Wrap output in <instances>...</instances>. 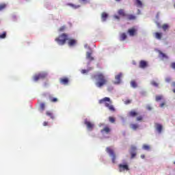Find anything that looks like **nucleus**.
<instances>
[{
  "mask_svg": "<svg viewBox=\"0 0 175 175\" xmlns=\"http://www.w3.org/2000/svg\"><path fill=\"white\" fill-rule=\"evenodd\" d=\"M92 79L96 80V85L98 88H102L104 85H106L108 83L107 78L102 72H98L96 75L92 76Z\"/></svg>",
  "mask_w": 175,
  "mask_h": 175,
  "instance_id": "f257e3e1",
  "label": "nucleus"
},
{
  "mask_svg": "<svg viewBox=\"0 0 175 175\" xmlns=\"http://www.w3.org/2000/svg\"><path fill=\"white\" fill-rule=\"evenodd\" d=\"M98 103L99 105H105V107H107L108 110L112 113L116 111V108L114 107V105H113V101H111V99H110L109 97L101 98L98 100Z\"/></svg>",
  "mask_w": 175,
  "mask_h": 175,
  "instance_id": "f03ea898",
  "label": "nucleus"
},
{
  "mask_svg": "<svg viewBox=\"0 0 175 175\" xmlns=\"http://www.w3.org/2000/svg\"><path fill=\"white\" fill-rule=\"evenodd\" d=\"M68 36L66 33H62L59 36L58 38H55V42L58 43L60 46H64L65 43H66V40H68Z\"/></svg>",
  "mask_w": 175,
  "mask_h": 175,
  "instance_id": "7ed1b4c3",
  "label": "nucleus"
},
{
  "mask_svg": "<svg viewBox=\"0 0 175 175\" xmlns=\"http://www.w3.org/2000/svg\"><path fill=\"white\" fill-rule=\"evenodd\" d=\"M106 152L109 154V157H111L112 163H116V159L117 157L116 156V153L114 152V150L109 147H107L106 148Z\"/></svg>",
  "mask_w": 175,
  "mask_h": 175,
  "instance_id": "20e7f679",
  "label": "nucleus"
},
{
  "mask_svg": "<svg viewBox=\"0 0 175 175\" xmlns=\"http://www.w3.org/2000/svg\"><path fill=\"white\" fill-rule=\"evenodd\" d=\"M118 167L119 172H125V170L128 172L129 170V165L128 164H119Z\"/></svg>",
  "mask_w": 175,
  "mask_h": 175,
  "instance_id": "39448f33",
  "label": "nucleus"
},
{
  "mask_svg": "<svg viewBox=\"0 0 175 175\" xmlns=\"http://www.w3.org/2000/svg\"><path fill=\"white\" fill-rule=\"evenodd\" d=\"M67 40H68V44L69 47H73L76 46V44H77V41L76 39L69 38V37H68Z\"/></svg>",
  "mask_w": 175,
  "mask_h": 175,
  "instance_id": "423d86ee",
  "label": "nucleus"
},
{
  "mask_svg": "<svg viewBox=\"0 0 175 175\" xmlns=\"http://www.w3.org/2000/svg\"><path fill=\"white\" fill-rule=\"evenodd\" d=\"M84 124L85 125H86L89 131H92L94 129V126H95V124H94V123L90 121H88L87 119L85 120Z\"/></svg>",
  "mask_w": 175,
  "mask_h": 175,
  "instance_id": "0eeeda50",
  "label": "nucleus"
},
{
  "mask_svg": "<svg viewBox=\"0 0 175 175\" xmlns=\"http://www.w3.org/2000/svg\"><path fill=\"white\" fill-rule=\"evenodd\" d=\"M137 32V29H136L135 27H132L131 29H129L127 33H129L130 36H135Z\"/></svg>",
  "mask_w": 175,
  "mask_h": 175,
  "instance_id": "6e6552de",
  "label": "nucleus"
},
{
  "mask_svg": "<svg viewBox=\"0 0 175 175\" xmlns=\"http://www.w3.org/2000/svg\"><path fill=\"white\" fill-rule=\"evenodd\" d=\"M147 66H148V64L145 60H141L139 62V68H140L141 69H146Z\"/></svg>",
  "mask_w": 175,
  "mask_h": 175,
  "instance_id": "1a4fd4ad",
  "label": "nucleus"
},
{
  "mask_svg": "<svg viewBox=\"0 0 175 175\" xmlns=\"http://www.w3.org/2000/svg\"><path fill=\"white\" fill-rule=\"evenodd\" d=\"M122 77V72H120L118 75H116L115 79L116 81L114 82V84H120L121 83Z\"/></svg>",
  "mask_w": 175,
  "mask_h": 175,
  "instance_id": "9d476101",
  "label": "nucleus"
},
{
  "mask_svg": "<svg viewBox=\"0 0 175 175\" xmlns=\"http://www.w3.org/2000/svg\"><path fill=\"white\" fill-rule=\"evenodd\" d=\"M59 83L60 84H63L64 85H67V84L69 83V79L66 77L60 78Z\"/></svg>",
  "mask_w": 175,
  "mask_h": 175,
  "instance_id": "9b49d317",
  "label": "nucleus"
},
{
  "mask_svg": "<svg viewBox=\"0 0 175 175\" xmlns=\"http://www.w3.org/2000/svg\"><path fill=\"white\" fill-rule=\"evenodd\" d=\"M111 132V129H109V126H105L103 129L100 130L101 133H106L107 135H109Z\"/></svg>",
  "mask_w": 175,
  "mask_h": 175,
  "instance_id": "f8f14e48",
  "label": "nucleus"
},
{
  "mask_svg": "<svg viewBox=\"0 0 175 175\" xmlns=\"http://www.w3.org/2000/svg\"><path fill=\"white\" fill-rule=\"evenodd\" d=\"M128 115L129 117H136L139 115V113L135 110H131L129 112Z\"/></svg>",
  "mask_w": 175,
  "mask_h": 175,
  "instance_id": "ddd939ff",
  "label": "nucleus"
},
{
  "mask_svg": "<svg viewBox=\"0 0 175 175\" xmlns=\"http://www.w3.org/2000/svg\"><path fill=\"white\" fill-rule=\"evenodd\" d=\"M155 126H156V129H157V132L159 133H162V129H163L162 124L156 123Z\"/></svg>",
  "mask_w": 175,
  "mask_h": 175,
  "instance_id": "4468645a",
  "label": "nucleus"
},
{
  "mask_svg": "<svg viewBox=\"0 0 175 175\" xmlns=\"http://www.w3.org/2000/svg\"><path fill=\"white\" fill-rule=\"evenodd\" d=\"M118 14L122 17H126V13H125V10H124V9L119 10L118 11Z\"/></svg>",
  "mask_w": 175,
  "mask_h": 175,
  "instance_id": "2eb2a0df",
  "label": "nucleus"
},
{
  "mask_svg": "<svg viewBox=\"0 0 175 175\" xmlns=\"http://www.w3.org/2000/svg\"><path fill=\"white\" fill-rule=\"evenodd\" d=\"M109 17V14L106 12H103L101 14V20L102 21L105 22L106 20H107V18Z\"/></svg>",
  "mask_w": 175,
  "mask_h": 175,
  "instance_id": "dca6fc26",
  "label": "nucleus"
},
{
  "mask_svg": "<svg viewBox=\"0 0 175 175\" xmlns=\"http://www.w3.org/2000/svg\"><path fill=\"white\" fill-rule=\"evenodd\" d=\"M159 57L162 58L163 59H167L169 57L166 55V54L163 53L162 51H159Z\"/></svg>",
  "mask_w": 175,
  "mask_h": 175,
  "instance_id": "f3484780",
  "label": "nucleus"
},
{
  "mask_svg": "<svg viewBox=\"0 0 175 175\" xmlns=\"http://www.w3.org/2000/svg\"><path fill=\"white\" fill-rule=\"evenodd\" d=\"M86 58L87 59H89V61H94V57H92V53L87 52Z\"/></svg>",
  "mask_w": 175,
  "mask_h": 175,
  "instance_id": "a211bd4d",
  "label": "nucleus"
},
{
  "mask_svg": "<svg viewBox=\"0 0 175 175\" xmlns=\"http://www.w3.org/2000/svg\"><path fill=\"white\" fill-rule=\"evenodd\" d=\"M127 38V36H126V33H122L120 35V42H124V40H125Z\"/></svg>",
  "mask_w": 175,
  "mask_h": 175,
  "instance_id": "6ab92c4d",
  "label": "nucleus"
},
{
  "mask_svg": "<svg viewBox=\"0 0 175 175\" xmlns=\"http://www.w3.org/2000/svg\"><path fill=\"white\" fill-rule=\"evenodd\" d=\"M126 17H127V20H129V21H132L136 18V16L133 14H126Z\"/></svg>",
  "mask_w": 175,
  "mask_h": 175,
  "instance_id": "aec40b11",
  "label": "nucleus"
},
{
  "mask_svg": "<svg viewBox=\"0 0 175 175\" xmlns=\"http://www.w3.org/2000/svg\"><path fill=\"white\" fill-rule=\"evenodd\" d=\"M163 35V34L162 33L156 32L154 33V38H156V39H158L159 40H161V39H162Z\"/></svg>",
  "mask_w": 175,
  "mask_h": 175,
  "instance_id": "412c9836",
  "label": "nucleus"
},
{
  "mask_svg": "<svg viewBox=\"0 0 175 175\" xmlns=\"http://www.w3.org/2000/svg\"><path fill=\"white\" fill-rule=\"evenodd\" d=\"M136 1V5L138 8H143V2H142V1L140 0H135Z\"/></svg>",
  "mask_w": 175,
  "mask_h": 175,
  "instance_id": "4be33fe9",
  "label": "nucleus"
},
{
  "mask_svg": "<svg viewBox=\"0 0 175 175\" xmlns=\"http://www.w3.org/2000/svg\"><path fill=\"white\" fill-rule=\"evenodd\" d=\"M40 79H46L47 77V74L46 72H40L38 74Z\"/></svg>",
  "mask_w": 175,
  "mask_h": 175,
  "instance_id": "5701e85b",
  "label": "nucleus"
},
{
  "mask_svg": "<svg viewBox=\"0 0 175 175\" xmlns=\"http://www.w3.org/2000/svg\"><path fill=\"white\" fill-rule=\"evenodd\" d=\"M131 129H133V131H136V129H137V128H139V125L136 124H131Z\"/></svg>",
  "mask_w": 175,
  "mask_h": 175,
  "instance_id": "b1692460",
  "label": "nucleus"
},
{
  "mask_svg": "<svg viewBox=\"0 0 175 175\" xmlns=\"http://www.w3.org/2000/svg\"><path fill=\"white\" fill-rule=\"evenodd\" d=\"M162 29H163V31H164V32H165V31H167V29H169V25L168 24L163 25Z\"/></svg>",
  "mask_w": 175,
  "mask_h": 175,
  "instance_id": "393cba45",
  "label": "nucleus"
},
{
  "mask_svg": "<svg viewBox=\"0 0 175 175\" xmlns=\"http://www.w3.org/2000/svg\"><path fill=\"white\" fill-rule=\"evenodd\" d=\"M46 116H48V117H50V118H51V120H54V115L53 114V113L48 111H46Z\"/></svg>",
  "mask_w": 175,
  "mask_h": 175,
  "instance_id": "a878e982",
  "label": "nucleus"
},
{
  "mask_svg": "<svg viewBox=\"0 0 175 175\" xmlns=\"http://www.w3.org/2000/svg\"><path fill=\"white\" fill-rule=\"evenodd\" d=\"M131 85L133 87V88H137V83L135 81H131Z\"/></svg>",
  "mask_w": 175,
  "mask_h": 175,
  "instance_id": "bb28decb",
  "label": "nucleus"
},
{
  "mask_svg": "<svg viewBox=\"0 0 175 175\" xmlns=\"http://www.w3.org/2000/svg\"><path fill=\"white\" fill-rule=\"evenodd\" d=\"M45 107L46 105L44 103L40 104V108L42 110V111H44Z\"/></svg>",
  "mask_w": 175,
  "mask_h": 175,
  "instance_id": "cd10ccee",
  "label": "nucleus"
},
{
  "mask_svg": "<svg viewBox=\"0 0 175 175\" xmlns=\"http://www.w3.org/2000/svg\"><path fill=\"white\" fill-rule=\"evenodd\" d=\"M33 80L34 81H38V80H40V77L39 74L34 75Z\"/></svg>",
  "mask_w": 175,
  "mask_h": 175,
  "instance_id": "c85d7f7f",
  "label": "nucleus"
},
{
  "mask_svg": "<svg viewBox=\"0 0 175 175\" xmlns=\"http://www.w3.org/2000/svg\"><path fill=\"white\" fill-rule=\"evenodd\" d=\"M109 121L110 122H111V124H114L116 122V118L111 117V116H109Z\"/></svg>",
  "mask_w": 175,
  "mask_h": 175,
  "instance_id": "c756f323",
  "label": "nucleus"
},
{
  "mask_svg": "<svg viewBox=\"0 0 175 175\" xmlns=\"http://www.w3.org/2000/svg\"><path fill=\"white\" fill-rule=\"evenodd\" d=\"M92 69V68H90L88 70H81V73H82V75H85V73H88L89 70H91Z\"/></svg>",
  "mask_w": 175,
  "mask_h": 175,
  "instance_id": "7c9ffc66",
  "label": "nucleus"
},
{
  "mask_svg": "<svg viewBox=\"0 0 175 175\" xmlns=\"http://www.w3.org/2000/svg\"><path fill=\"white\" fill-rule=\"evenodd\" d=\"M163 96H156V102H159V100H162Z\"/></svg>",
  "mask_w": 175,
  "mask_h": 175,
  "instance_id": "2f4dec72",
  "label": "nucleus"
},
{
  "mask_svg": "<svg viewBox=\"0 0 175 175\" xmlns=\"http://www.w3.org/2000/svg\"><path fill=\"white\" fill-rule=\"evenodd\" d=\"M6 38V31H3L2 34H0V39H5Z\"/></svg>",
  "mask_w": 175,
  "mask_h": 175,
  "instance_id": "473e14b6",
  "label": "nucleus"
},
{
  "mask_svg": "<svg viewBox=\"0 0 175 175\" xmlns=\"http://www.w3.org/2000/svg\"><path fill=\"white\" fill-rule=\"evenodd\" d=\"M68 5H69V6H71L72 8H73V9H79V8H80V5H75L72 4V3L68 4Z\"/></svg>",
  "mask_w": 175,
  "mask_h": 175,
  "instance_id": "72a5a7b5",
  "label": "nucleus"
},
{
  "mask_svg": "<svg viewBox=\"0 0 175 175\" xmlns=\"http://www.w3.org/2000/svg\"><path fill=\"white\" fill-rule=\"evenodd\" d=\"M143 149L146 150V151H148L150 150V146L144 144L143 146Z\"/></svg>",
  "mask_w": 175,
  "mask_h": 175,
  "instance_id": "f704fd0d",
  "label": "nucleus"
},
{
  "mask_svg": "<svg viewBox=\"0 0 175 175\" xmlns=\"http://www.w3.org/2000/svg\"><path fill=\"white\" fill-rule=\"evenodd\" d=\"M5 8H6V4H1L0 5V11L3 10V9H5Z\"/></svg>",
  "mask_w": 175,
  "mask_h": 175,
  "instance_id": "c9c22d12",
  "label": "nucleus"
},
{
  "mask_svg": "<svg viewBox=\"0 0 175 175\" xmlns=\"http://www.w3.org/2000/svg\"><path fill=\"white\" fill-rule=\"evenodd\" d=\"M170 68H172V69H174V70H175V62L171 63Z\"/></svg>",
  "mask_w": 175,
  "mask_h": 175,
  "instance_id": "e433bc0d",
  "label": "nucleus"
},
{
  "mask_svg": "<svg viewBox=\"0 0 175 175\" xmlns=\"http://www.w3.org/2000/svg\"><path fill=\"white\" fill-rule=\"evenodd\" d=\"M79 2H83V3H88V2H90V0H79Z\"/></svg>",
  "mask_w": 175,
  "mask_h": 175,
  "instance_id": "4c0bfd02",
  "label": "nucleus"
},
{
  "mask_svg": "<svg viewBox=\"0 0 175 175\" xmlns=\"http://www.w3.org/2000/svg\"><path fill=\"white\" fill-rule=\"evenodd\" d=\"M152 85H154V87H158V83L155 82L154 81H152L151 82Z\"/></svg>",
  "mask_w": 175,
  "mask_h": 175,
  "instance_id": "58836bf2",
  "label": "nucleus"
},
{
  "mask_svg": "<svg viewBox=\"0 0 175 175\" xmlns=\"http://www.w3.org/2000/svg\"><path fill=\"white\" fill-rule=\"evenodd\" d=\"M124 103H125L126 105H129L130 103H132V100H126L124 101Z\"/></svg>",
  "mask_w": 175,
  "mask_h": 175,
  "instance_id": "ea45409f",
  "label": "nucleus"
},
{
  "mask_svg": "<svg viewBox=\"0 0 175 175\" xmlns=\"http://www.w3.org/2000/svg\"><path fill=\"white\" fill-rule=\"evenodd\" d=\"M65 28H66L65 26L61 27L59 29V32H62V31H65Z\"/></svg>",
  "mask_w": 175,
  "mask_h": 175,
  "instance_id": "a19ab883",
  "label": "nucleus"
},
{
  "mask_svg": "<svg viewBox=\"0 0 175 175\" xmlns=\"http://www.w3.org/2000/svg\"><path fill=\"white\" fill-rule=\"evenodd\" d=\"M51 102H53V103L58 102V99L57 98H53L51 99Z\"/></svg>",
  "mask_w": 175,
  "mask_h": 175,
  "instance_id": "79ce46f5",
  "label": "nucleus"
},
{
  "mask_svg": "<svg viewBox=\"0 0 175 175\" xmlns=\"http://www.w3.org/2000/svg\"><path fill=\"white\" fill-rule=\"evenodd\" d=\"M143 120V116H140L137 117V121H142Z\"/></svg>",
  "mask_w": 175,
  "mask_h": 175,
  "instance_id": "37998d69",
  "label": "nucleus"
},
{
  "mask_svg": "<svg viewBox=\"0 0 175 175\" xmlns=\"http://www.w3.org/2000/svg\"><path fill=\"white\" fill-rule=\"evenodd\" d=\"M131 159H133V158H135V157H136V152H131Z\"/></svg>",
  "mask_w": 175,
  "mask_h": 175,
  "instance_id": "c03bdc74",
  "label": "nucleus"
},
{
  "mask_svg": "<svg viewBox=\"0 0 175 175\" xmlns=\"http://www.w3.org/2000/svg\"><path fill=\"white\" fill-rule=\"evenodd\" d=\"M42 125L43 126H47V125H49V122H44Z\"/></svg>",
  "mask_w": 175,
  "mask_h": 175,
  "instance_id": "a18cd8bd",
  "label": "nucleus"
},
{
  "mask_svg": "<svg viewBox=\"0 0 175 175\" xmlns=\"http://www.w3.org/2000/svg\"><path fill=\"white\" fill-rule=\"evenodd\" d=\"M113 17H114V18H116V20H120V16H118V15H114Z\"/></svg>",
  "mask_w": 175,
  "mask_h": 175,
  "instance_id": "49530a36",
  "label": "nucleus"
},
{
  "mask_svg": "<svg viewBox=\"0 0 175 175\" xmlns=\"http://www.w3.org/2000/svg\"><path fill=\"white\" fill-rule=\"evenodd\" d=\"M146 109H147L148 110H152V108L151 106H150V105H148V106L146 107Z\"/></svg>",
  "mask_w": 175,
  "mask_h": 175,
  "instance_id": "de8ad7c7",
  "label": "nucleus"
},
{
  "mask_svg": "<svg viewBox=\"0 0 175 175\" xmlns=\"http://www.w3.org/2000/svg\"><path fill=\"white\" fill-rule=\"evenodd\" d=\"M131 150H132V151H136V146H132L131 147Z\"/></svg>",
  "mask_w": 175,
  "mask_h": 175,
  "instance_id": "09e8293b",
  "label": "nucleus"
},
{
  "mask_svg": "<svg viewBox=\"0 0 175 175\" xmlns=\"http://www.w3.org/2000/svg\"><path fill=\"white\" fill-rule=\"evenodd\" d=\"M164 105H165V103H162L160 105V107H163Z\"/></svg>",
  "mask_w": 175,
  "mask_h": 175,
  "instance_id": "8fccbe9b",
  "label": "nucleus"
},
{
  "mask_svg": "<svg viewBox=\"0 0 175 175\" xmlns=\"http://www.w3.org/2000/svg\"><path fill=\"white\" fill-rule=\"evenodd\" d=\"M145 157H146V156H145L144 154H142V155H141V158H142V159H144Z\"/></svg>",
  "mask_w": 175,
  "mask_h": 175,
  "instance_id": "3c124183",
  "label": "nucleus"
},
{
  "mask_svg": "<svg viewBox=\"0 0 175 175\" xmlns=\"http://www.w3.org/2000/svg\"><path fill=\"white\" fill-rule=\"evenodd\" d=\"M157 27H159V28H161V24H159V23H157Z\"/></svg>",
  "mask_w": 175,
  "mask_h": 175,
  "instance_id": "603ef678",
  "label": "nucleus"
},
{
  "mask_svg": "<svg viewBox=\"0 0 175 175\" xmlns=\"http://www.w3.org/2000/svg\"><path fill=\"white\" fill-rule=\"evenodd\" d=\"M166 81H170V79H169V78H167V79H166Z\"/></svg>",
  "mask_w": 175,
  "mask_h": 175,
  "instance_id": "864d4df0",
  "label": "nucleus"
},
{
  "mask_svg": "<svg viewBox=\"0 0 175 175\" xmlns=\"http://www.w3.org/2000/svg\"><path fill=\"white\" fill-rule=\"evenodd\" d=\"M116 2H120L121 0H115Z\"/></svg>",
  "mask_w": 175,
  "mask_h": 175,
  "instance_id": "5fc2aeb1",
  "label": "nucleus"
},
{
  "mask_svg": "<svg viewBox=\"0 0 175 175\" xmlns=\"http://www.w3.org/2000/svg\"><path fill=\"white\" fill-rule=\"evenodd\" d=\"M173 92H174V94H175V89L173 90Z\"/></svg>",
  "mask_w": 175,
  "mask_h": 175,
  "instance_id": "6e6d98bb",
  "label": "nucleus"
},
{
  "mask_svg": "<svg viewBox=\"0 0 175 175\" xmlns=\"http://www.w3.org/2000/svg\"><path fill=\"white\" fill-rule=\"evenodd\" d=\"M174 165H175V161L174 162Z\"/></svg>",
  "mask_w": 175,
  "mask_h": 175,
  "instance_id": "4d7b16f0",
  "label": "nucleus"
},
{
  "mask_svg": "<svg viewBox=\"0 0 175 175\" xmlns=\"http://www.w3.org/2000/svg\"><path fill=\"white\" fill-rule=\"evenodd\" d=\"M174 8H175V4H174Z\"/></svg>",
  "mask_w": 175,
  "mask_h": 175,
  "instance_id": "13d9d810",
  "label": "nucleus"
}]
</instances>
